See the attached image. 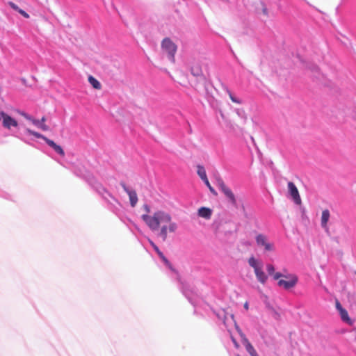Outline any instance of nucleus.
Returning a JSON list of instances; mask_svg holds the SVG:
<instances>
[{"mask_svg":"<svg viewBox=\"0 0 356 356\" xmlns=\"http://www.w3.org/2000/svg\"><path fill=\"white\" fill-rule=\"evenodd\" d=\"M0 115L2 118V126L5 129L10 130L12 127H18L17 121L4 111H0Z\"/></svg>","mask_w":356,"mask_h":356,"instance_id":"nucleus-7","label":"nucleus"},{"mask_svg":"<svg viewBox=\"0 0 356 356\" xmlns=\"http://www.w3.org/2000/svg\"><path fill=\"white\" fill-rule=\"evenodd\" d=\"M141 218L152 231L159 232L158 236L163 241L167 239L168 231L175 232L177 229V225L172 221L170 214L164 211H157L152 216L143 214Z\"/></svg>","mask_w":356,"mask_h":356,"instance_id":"nucleus-1","label":"nucleus"},{"mask_svg":"<svg viewBox=\"0 0 356 356\" xmlns=\"http://www.w3.org/2000/svg\"><path fill=\"white\" fill-rule=\"evenodd\" d=\"M254 272L258 282L264 285L268 280V276L263 270V266L256 269Z\"/></svg>","mask_w":356,"mask_h":356,"instance_id":"nucleus-12","label":"nucleus"},{"mask_svg":"<svg viewBox=\"0 0 356 356\" xmlns=\"http://www.w3.org/2000/svg\"><path fill=\"white\" fill-rule=\"evenodd\" d=\"M335 306L339 312L341 320L347 324L352 325L353 324V321L349 317L348 312L344 308H343L341 303L337 300L335 302Z\"/></svg>","mask_w":356,"mask_h":356,"instance_id":"nucleus-9","label":"nucleus"},{"mask_svg":"<svg viewBox=\"0 0 356 356\" xmlns=\"http://www.w3.org/2000/svg\"><path fill=\"white\" fill-rule=\"evenodd\" d=\"M1 120L2 121V118H1V116L0 115V121H1Z\"/></svg>","mask_w":356,"mask_h":356,"instance_id":"nucleus-31","label":"nucleus"},{"mask_svg":"<svg viewBox=\"0 0 356 356\" xmlns=\"http://www.w3.org/2000/svg\"><path fill=\"white\" fill-rule=\"evenodd\" d=\"M19 13H20L25 18H29V15L22 9L19 10Z\"/></svg>","mask_w":356,"mask_h":356,"instance_id":"nucleus-27","label":"nucleus"},{"mask_svg":"<svg viewBox=\"0 0 356 356\" xmlns=\"http://www.w3.org/2000/svg\"><path fill=\"white\" fill-rule=\"evenodd\" d=\"M202 62L200 60H194L191 64V74L197 78V82L194 84L195 88H197L199 85H204L206 83V76H204L202 70Z\"/></svg>","mask_w":356,"mask_h":356,"instance_id":"nucleus-2","label":"nucleus"},{"mask_svg":"<svg viewBox=\"0 0 356 356\" xmlns=\"http://www.w3.org/2000/svg\"><path fill=\"white\" fill-rule=\"evenodd\" d=\"M212 211L210 209L207 207H201L198 209L199 216L205 219H209L211 216Z\"/></svg>","mask_w":356,"mask_h":356,"instance_id":"nucleus-17","label":"nucleus"},{"mask_svg":"<svg viewBox=\"0 0 356 356\" xmlns=\"http://www.w3.org/2000/svg\"><path fill=\"white\" fill-rule=\"evenodd\" d=\"M330 217V213L329 210L324 209L322 211L321 225V227L327 231L329 229L328 226H327V222L329 221Z\"/></svg>","mask_w":356,"mask_h":356,"instance_id":"nucleus-14","label":"nucleus"},{"mask_svg":"<svg viewBox=\"0 0 356 356\" xmlns=\"http://www.w3.org/2000/svg\"><path fill=\"white\" fill-rule=\"evenodd\" d=\"M26 131H27L29 134H31V135H32V136H35V137H36V138H42V139H43L45 142H46V139H49L48 138H47L46 136H44L42 135L41 134H40V133H38V132H36V131H32V130H31V129H26Z\"/></svg>","mask_w":356,"mask_h":356,"instance_id":"nucleus-22","label":"nucleus"},{"mask_svg":"<svg viewBox=\"0 0 356 356\" xmlns=\"http://www.w3.org/2000/svg\"><path fill=\"white\" fill-rule=\"evenodd\" d=\"M244 307H245V309H248V303H247V302H246V303H245V305H244Z\"/></svg>","mask_w":356,"mask_h":356,"instance_id":"nucleus-29","label":"nucleus"},{"mask_svg":"<svg viewBox=\"0 0 356 356\" xmlns=\"http://www.w3.org/2000/svg\"><path fill=\"white\" fill-rule=\"evenodd\" d=\"M242 343L244 345L247 352L251 356H259L253 346L244 335L242 336Z\"/></svg>","mask_w":356,"mask_h":356,"instance_id":"nucleus-13","label":"nucleus"},{"mask_svg":"<svg viewBox=\"0 0 356 356\" xmlns=\"http://www.w3.org/2000/svg\"><path fill=\"white\" fill-rule=\"evenodd\" d=\"M9 5L11 6L12 8H13L14 10H17L19 13V10H20V8L16 4H15L13 2H9Z\"/></svg>","mask_w":356,"mask_h":356,"instance_id":"nucleus-26","label":"nucleus"},{"mask_svg":"<svg viewBox=\"0 0 356 356\" xmlns=\"http://www.w3.org/2000/svg\"><path fill=\"white\" fill-rule=\"evenodd\" d=\"M88 81L95 89L100 90L102 88L101 83L94 76L90 75L88 76Z\"/></svg>","mask_w":356,"mask_h":356,"instance_id":"nucleus-19","label":"nucleus"},{"mask_svg":"<svg viewBox=\"0 0 356 356\" xmlns=\"http://www.w3.org/2000/svg\"><path fill=\"white\" fill-rule=\"evenodd\" d=\"M150 243L155 250V251L157 252L160 258L165 262V264H167L170 268H171V264L170 261L165 258V257L163 255L162 252L160 251L159 248L152 241H150Z\"/></svg>","mask_w":356,"mask_h":356,"instance_id":"nucleus-18","label":"nucleus"},{"mask_svg":"<svg viewBox=\"0 0 356 356\" xmlns=\"http://www.w3.org/2000/svg\"><path fill=\"white\" fill-rule=\"evenodd\" d=\"M162 49L167 53L171 62L175 61V54L177 51L176 44L169 38H165L161 44Z\"/></svg>","mask_w":356,"mask_h":356,"instance_id":"nucleus-4","label":"nucleus"},{"mask_svg":"<svg viewBox=\"0 0 356 356\" xmlns=\"http://www.w3.org/2000/svg\"><path fill=\"white\" fill-rule=\"evenodd\" d=\"M197 175L201 178L202 181H206L208 178L207 176L206 170L202 165H197Z\"/></svg>","mask_w":356,"mask_h":356,"instance_id":"nucleus-20","label":"nucleus"},{"mask_svg":"<svg viewBox=\"0 0 356 356\" xmlns=\"http://www.w3.org/2000/svg\"><path fill=\"white\" fill-rule=\"evenodd\" d=\"M266 270L270 275H273V277L275 280L282 277V273L280 272H275L274 266L270 264H267Z\"/></svg>","mask_w":356,"mask_h":356,"instance_id":"nucleus-16","label":"nucleus"},{"mask_svg":"<svg viewBox=\"0 0 356 356\" xmlns=\"http://www.w3.org/2000/svg\"><path fill=\"white\" fill-rule=\"evenodd\" d=\"M288 191L294 202L298 205H300L302 204L301 197L299 194V191L293 182H288Z\"/></svg>","mask_w":356,"mask_h":356,"instance_id":"nucleus-8","label":"nucleus"},{"mask_svg":"<svg viewBox=\"0 0 356 356\" xmlns=\"http://www.w3.org/2000/svg\"><path fill=\"white\" fill-rule=\"evenodd\" d=\"M144 209L145 210L147 211V212H149L150 209H149V207L147 206V205H145L144 206Z\"/></svg>","mask_w":356,"mask_h":356,"instance_id":"nucleus-28","label":"nucleus"},{"mask_svg":"<svg viewBox=\"0 0 356 356\" xmlns=\"http://www.w3.org/2000/svg\"><path fill=\"white\" fill-rule=\"evenodd\" d=\"M260 6H261V10L262 14L264 15H265L266 17H268V8H267L266 4L264 2H261Z\"/></svg>","mask_w":356,"mask_h":356,"instance_id":"nucleus-24","label":"nucleus"},{"mask_svg":"<svg viewBox=\"0 0 356 356\" xmlns=\"http://www.w3.org/2000/svg\"><path fill=\"white\" fill-rule=\"evenodd\" d=\"M256 242L259 246L264 247L266 251H272L273 245L268 242L267 238L263 234H258L256 237Z\"/></svg>","mask_w":356,"mask_h":356,"instance_id":"nucleus-11","label":"nucleus"},{"mask_svg":"<svg viewBox=\"0 0 356 356\" xmlns=\"http://www.w3.org/2000/svg\"><path fill=\"white\" fill-rule=\"evenodd\" d=\"M47 144L50 146L51 148L54 149L56 152L60 154L62 156H65V152L63 149L58 145H57L55 142L50 139H46Z\"/></svg>","mask_w":356,"mask_h":356,"instance_id":"nucleus-15","label":"nucleus"},{"mask_svg":"<svg viewBox=\"0 0 356 356\" xmlns=\"http://www.w3.org/2000/svg\"><path fill=\"white\" fill-rule=\"evenodd\" d=\"M206 186L209 188V191L211 193H213L215 195H217L216 191L214 190V188L211 186L209 179H207L206 181H203Z\"/></svg>","mask_w":356,"mask_h":356,"instance_id":"nucleus-25","label":"nucleus"},{"mask_svg":"<svg viewBox=\"0 0 356 356\" xmlns=\"http://www.w3.org/2000/svg\"><path fill=\"white\" fill-rule=\"evenodd\" d=\"M277 280V286L284 290L293 289L298 282V277L295 274H282V277Z\"/></svg>","mask_w":356,"mask_h":356,"instance_id":"nucleus-3","label":"nucleus"},{"mask_svg":"<svg viewBox=\"0 0 356 356\" xmlns=\"http://www.w3.org/2000/svg\"><path fill=\"white\" fill-rule=\"evenodd\" d=\"M234 344L236 345V347L238 346V344L236 343V341H234Z\"/></svg>","mask_w":356,"mask_h":356,"instance_id":"nucleus-30","label":"nucleus"},{"mask_svg":"<svg viewBox=\"0 0 356 356\" xmlns=\"http://www.w3.org/2000/svg\"><path fill=\"white\" fill-rule=\"evenodd\" d=\"M227 92L229 95V97L230 98V99L234 102V103H236V104H241V100L239 99L238 98L234 97L233 95V94L231 92L230 90H227Z\"/></svg>","mask_w":356,"mask_h":356,"instance_id":"nucleus-23","label":"nucleus"},{"mask_svg":"<svg viewBox=\"0 0 356 356\" xmlns=\"http://www.w3.org/2000/svg\"><path fill=\"white\" fill-rule=\"evenodd\" d=\"M19 114L23 116L27 120L31 122L35 126L39 127L42 131H48L49 127L44 123L46 122V118L43 116L41 120H36L24 112H19Z\"/></svg>","mask_w":356,"mask_h":356,"instance_id":"nucleus-6","label":"nucleus"},{"mask_svg":"<svg viewBox=\"0 0 356 356\" xmlns=\"http://www.w3.org/2000/svg\"><path fill=\"white\" fill-rule=\"evenodd\" d=\"M248 264L251 267L253 268L254 270L262 266L261 264L259 263L254 257L249 258Z\"/></svg>","mask_w":356,"mask_h":356,"instance_id":"nucleus-21","label":"nucleus"},{"mask_svg":"<svg viewBox=\"0 0 356 356\" xmlns=\"http://www.w3.org/2000/svg\"><path fill=\"white\" fill-rule=\"evenodd\" d=\"M120 185L124 191L128 194L131 207H134L138 200L136 192L134 190H130L123 182H121Z\"/></svg>","mask_w":356,"mask_h":356,"instance_id":"nucleus-10","label":"nucleus"},{"mask_svg":"<svg viewBox=\"0 0 356 356\" xmlns=\"http://www.w3.org/2000/svg\"><path fill=\"white\" fill-rule=\"evenodd\" d=\"M218 186L220 189V191L224 193V195L228 198L229 201L233 205H236V200L234 194L232 191V190L226 186L223 180L220 178L217 179Z\"/></svg>","mask_w":356,"mask_h":356,"instance_id":"nucleus-5","label":"nucleus"}]
</instances>
